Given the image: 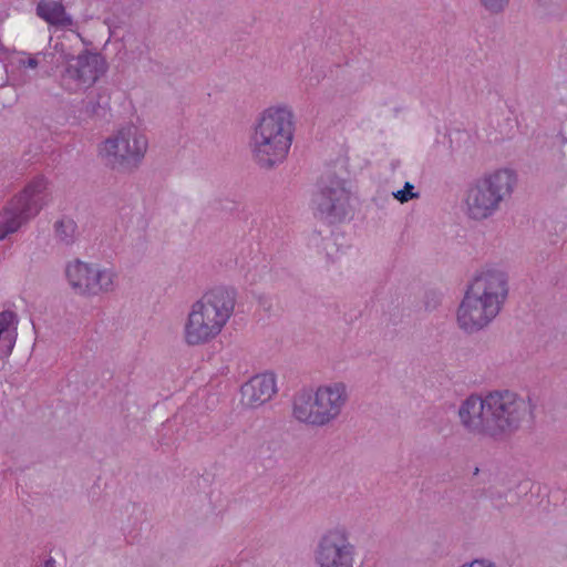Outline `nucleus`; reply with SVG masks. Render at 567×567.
I'll return each instance as SVG.
<instances>
[{"label": "nucleus", "mask_w": 567, "mask_h": 567, "mask_svg": "<svg viewBox=\"0 0 567 567\" xmlns=\"http://www.w3.org/2000/svg\"><path fill=\"white\" fill-rule=\"evenodd\" d=\"M529 414V402L511 390L471 394L457 410L460 425L468 435L494 441L512 436Z\"/></svg>", "instance_id": "nucleus-1"}, {"label": "nucleus", "mask_w": 567, "mask_h": 567, "mask_svg": "<svg viewBox=\"0 0 567 567\" xmlns=\"http://www.w3.org/2000/svg\"><path fill=\"white\" fill-rule=\"evenodd\" d=\"M508 296V278L499 269H484L468 285L457 307V327L467 334L488 327L499 315Z\"/></svg>", "instance_id": "nucleus-2"}, {"label": "nucleus", "mask_w": 567, "mask_h": 567, "mask_svg": "<svg viewBox=\"0 0 567 567\" xmlns=\"http://www.w3.org/2000/svg\"><path fill=\"white\" fill-rule=\"evenodd\" d=\"M236 305V292L227 287H216L195 301L184 324V341L187 346H203L220 334L231 318Z\"/></svg>", "instance_id": "nucleus-3"}, {"label": "nucleus", "mask_w": 567, "mask_h": 567, "mask_svg": "<svg viewBox=\"0 0 567 567\" xmlns=\"http://www.w3.org/2000/svg\"><path fill=\"white\" fill-rule=\"evenodd\" d=\"M293 130V113L289 107L266 109L251 135L250 147L255 162L266 169L281 164L290 150Z\"/></svg>", "instance_id": "nucleus-4"}, {"label": "nucleus", "mask_w": 567, "mask_h": 567, "mask_svg": "<svg viewBox=\"0 0 567 567\" xmlns=\"http://www.w3.org/2000/svg\"><path fill=\"white\" fill-rule=\"evenodd\" d=\"M349 400V388L343 381L301 389L292 398L291 415L308 426L324 427L340 419Z\"/></svg>", "instance_id": "nucleus-5"}, {"label": "nucleus", "mask_w": 567, "mask_h": 567, "mask_svg": "<svg viewBox=\"0 0 567 567\" xmlns=\"http://www.w3.org/2000/svg\"><path fill=\"white\" fill-rule=\"evenodd\" d=\"M516 184L517 175L509 168H499L475 179L464 195L466 216L475 221L493 217L512 196Z\"/></svg>", "instance_id": "nucleus-6"}, {"label": "nucleus", "mask_w": 567, "mask_h": 567, "mask_svg": "<svg viewBox=\"0 0 567 567\" xmlns=\"http://www.w3.org/2000/svg\"><path fill=\"white\" fill-rule=\"evenodd\" d=\"M105 58L90 50L78 55L66 54L58 74L59 86L69 94H83L107 72Z\"/></svg>", "instance_id": "nucleus-7"}, {"label": "nucleus", "mask_w": 567, "mask_h": 567, "mask_svg": "<svg viewBox=\"0 0 567 567\" xmlns=\"http://www.w3.org/2000/svg\"><path fill=\"white\" fill-rule=\"evenodd\" d=\"M147 146L146 136L135 125H126L102 143L100 154L112 168L132 169L141 163Z\"/></svg>", "instance_id": "nucleus-8"}, {"label": "nucleus", "mask_w": 567, "mask_h": 567, "mask_svg": "<svg viewBox=\"0 0 567 567\" xmlns=\"http://www.w3.org/2000/svg\"><path fill=\"white\" fill-rule=\"evenodd\" d=\"M358 548L351 530L344 525L327 528L313 549L316 567H354Z\"/></svg>", "instance_id": "nucleus-9"}, {"label": "nucleus", "mask_w": 567, "mask_h": 567, "mask_svg": "<svg viewBox=\"0 0 567 567\" xmlns=\"http://www.w3.org/2000/svg\"><path fill=\"white\" fill-rule=\"evenodd\" d=\"M65 276L78 295L89 297L113 291L117 280L114 269L79 259L68 264Z\"/></svg>", "instance_id": "nucleus-10"}, {"label": "nucleus", "mask_w": 567, "mask_h": 567, "mask_svg": "<svg viewBox=\"0 0 567 567\" xmlns=\"http://www.w3.org/2000/svg\"><path fill=\"white\" fill-rule=\"evenodd\" d=\"M313 205L321 218L329 223H339L350 213V190L347 182L328 172L318 182V192Z\"/></svg>", "instance_id": "nucleus-11"}, {"label": "nucleus", "mask_w": 567, "mask_h": 567, "mask_svg": "<svg viewBox=\"0 0 567 567\" xmlns=\"http://www.w3.org/2000/svg\"><path fill=\"white\" fill-rule=\"evenodd\" d=\"M49 200L48 181L43 176L32 178L21 192L11 198V202L31 219L39 215Z\"/></svg>", "instance_id": "nucleus-12"}, {"label": "nucleus", "mask_w": 567, "mask_h": 567, "mask_svg": "<svg viewBox=\"0 0 567 567\" xmlns=\"http://www.w3.org/2000/svg\"><path fill=\"white\" fill-rule=\"evenodd\" d=\"M277 391L276 375L272 372L260 373L241 386L243 402L256 409L269 402Z\"/></svg>", "instance_id": "nucleus-13"}, {"label": "nucleus", "mask_w": 567, "mask_h": 567, "mask_svg": "<svg viewBox=\"0 0 567 567\" xmlns=\"http://www.w3.org/2000/svg\"><path fill=\"white\" fill-rule=\"evenodd\" d=\"M31 218L11 200L0 210V241L19 231Z\"/></svg>", "instance_id": "nucleus-14"}, {"label": "nucleus", "mask_w": 567, "mask_h": 567, "mask_svg": "<svg viewBox=\"0 0 567 567\" xmlns=\"http://www.w3.org/2000/svg\"><path fill=\"white\" fill-rule=\"evenodd\" d=\"M37 14L51 25L70 28L72 18L66 13L62 3L53 0H41L37 6Z\"/></svg>", "instance_id": "nucleus-15"}, {"label": "nucleus", "mask_w": 567, "mask_h": 567, "mask_svg": "<svg viewBox=\"0 0 567 567\" xmlns=\"http://www.w3.org/2000/svg\"><path fill=\"white\" fill-rule=\"evenodd\" d=\"M18 317L13 311L0 312V351L9 355L17 341Z\"/></svg>", "instance_id": "nucleus-16"}, {"label": "nucleus", "mask_w": 567, "mask_h": 567, "mask_svg": "<svg viewBox=\"0 0 567 567\" xmlns=\"http://www.w3.org/2000/svg\"><path fill=\"white\" fill-rule=\"evenodd\" d=\"M76 229V223L71 218H62L54 224L55 238L66 246L75 241Z\"/></svg>", "instance_id": "nucleus-17"}, {"label": "nucleus", "mask_w": 567, "mask_h": 567, "mask_svg": "<svg viewBox=\"0 0 567 567\" xmlns=\"http://www.w3.org/2000/svg\"><path fill=\"white\" fill-rule=\"evenodd\" d=\"M44 58L45 54L43 52H38L34 54L20 52L17 56V65L19 69L35 70L39 66L41 60Z\"/></svg>", "instance_id": "nucleus-18"}, {"label": "nucleus", "mask_w": 567, "mask_h": 567, "mask_svg": "<svg viewBox=\"0 0 567 567\" xmlns=\"http://www.w3.org/2000/svg\"><path fill=\"white\" fill-rule=\"evenodd\" d=\"M392 195L401 204L408 203L411 199L420 197V194L417 192H414V186L410 182H406L404 184L403 189L393 192Z\"/></svg>", "instance_id": "nucleus-19"}, {"label": "nucleus", "mask_w": 567, "mask_h": 567, "mask_svg": "<svg viewBox=\"0 0 567 567\" xmlns=\"http://www.w3.org/2000/svg\"><path fill=\"white\" fill-rule=\"evenodd\" d=\"M478 2L487 12L497 14L505 10L509 0H478Z\"/></svg>", "instance_id": "nucleus-20"}, {"label": "nucleus", "mask_w": 567, "mask_h": 567, "mask_svg": "<svg viewBox=\"0 0 567 567\" xmlns=\"http://www.w3.org/2000/svg\"><path fill=\"white\" fill-rule=\"evenodd\" d=\"M460 567H498L494 561L485 558L474 559L471 563L463 564Z\"/></svg>", "instance_id": "nucleus-21"}, {"label": "nucleus", "mask_w": 567, "mask_h": 567, "mask_svg": "<svg viewBox=\"0 0 567 567\" xmlns=\"http://www.w3.org/2000/svg\"><path fill=\"white\" fill-rule=\"evenodd\" d=\"M43 567H56V561H55V559H53L52 557L48 558V559L44 561Z\"/></svg>", "instance_id": "nucleus-22"}]
</instances>
